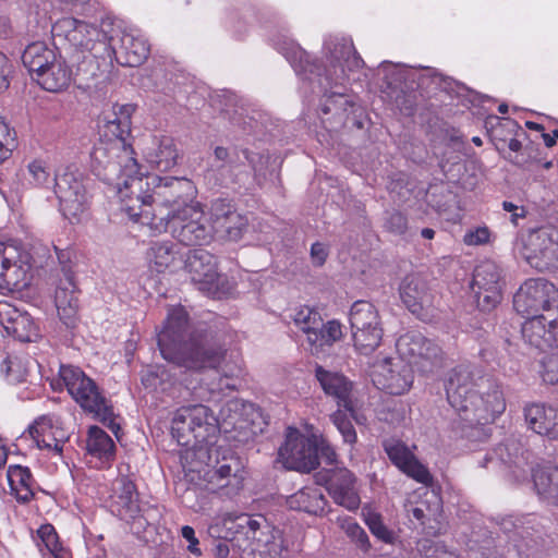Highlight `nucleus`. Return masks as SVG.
<instances>
[{
  "label": "nucleus",
  "mask_w": 558,
  "mask_h": 558,
  "mask_svg": "<svg viewBox=\"0 0 558 558\" xmlns=\"http://www.w3.org/2000/svg\"><path fill=\"white\" fill-rule=\"evenodd\" d=\"M183 469L189 482L201 489L229 499L242 492L247 475L242 460L233 454L223 457L216 468L197 461L187 465L183 463Z\"/></svg>",
  "instance_id": "0eeeda50"
},
{
  "label": "nucleus",
  "mask_w": 558,
  "mask_h": 558,
  "mask_svg": "<svg viewBox=\"0 0 558 558\" xmlns=\"http://www.w3.org/2000/svg\"><path fill=\"white\" fill-rule=\"evenodd\" d=\"M498 450L502 462L513 469L512 472L517 478L525 477L529 472H533L531 461L533 454L521 441L508 439Z\"/></svg>",
  "instance_id": "f704fd0d"
},
{
  "label": "nucleus",
  "mask_w": 558,
  "mask_h": 558,
  "mask_svg": "<svg viewBox=\"0 0 558 558\" xmlns=\"http://www.w3.org/2000/svg\"><path fill=\"white\" fill-rule=\"evenodd\" d=\"M523 414L531 430L550 440H558V408L533 402L524 407Z\"/></svg>",
  "instance_id": "cd10ccee"
},
{
  "label": "nucleus",
  "mask_w": 558,
  "mask_h": 558,
  "mask_svg": "<svg viewBox=\"0 0 558 558\" xmlns=\"http://www.w3.org/2000/svg\"><path fill=\"white\" fill-rule=\"evenodd\" d=\"M72 76L73 71L65 63V60L57 56L54 61L49 63L34 78L44 89L57 93L69 86Z\"/></svg>",
  "instance_id": "c9c22d12"
},
{
  "label": "nucleus",
  "mask_w": 558,
  "mask_h": 558,
  "mask_svg": "<svg viewBox=\"0 0 558 558\" xmlns=\"http://www.w3.org/2000/svg\"><path fill=\"white\" fill-rule=\"evenodd\" d=\"M54 193L59 199L60 210L71 222L81 221L88 211L89 197L82 175L68 168L54 179Z\"/></svg>",
  "instance_id": "ddd939ff"
},
{
  "label": "nucleus",
  "mask_w": 558,
  "mask_h": 558,
  "mask_svg": "<svg viewBox=\"0 0 558 558\" xmlns=\"http://www.w3.org/2000/svg\"><path fill=\"white\" fill-rule=\"evenodd\" d=\"M330 418L339 433L342 435L344 442L349 445L356 442V432L345 412L338 410L331 414Z\"/></svg>",
  "instance_id": "8fccbe9b"
},
{
  "label": "nucleus",
  "mask_w": 558,
  "mask_h": 558,
  "mask_svg": "<svg viewBox=\"0 0 558 558\" xmlns=\"http://www.w3.org/2000/svg\"><path fill=\"white\" fill-rule=\"evenodd\" d=\"M56 57V51L49 48L46 43L35 41L24 49L22 61L28 71L36 76L49 63L53 62Z\"/></svg>",
  "instance_id": "a19ab883"
},
{
  "label": "nucleus",
  "mask_w": 558,
  "mask_h": 558,
  "mask_svg": "<svg viewBox=\"0 0 558 558\" xmlns=\"http://www.w3.org/2000/svg\"><path fill=\"white\" fill-rule=\"evenodd\" d=\"M148 258L151 269L158 274L166 272L174 263L172 242H155L149 248Z\"/></svg>",
  "instance_id": "c03bdc74"
},
{
  "label": "nucleus",
  "mask_w": 558,
  "mask_h": 558,
  "mask_svg": "<svg viewBox=\"0 0 558 558\" xmlns=\"http://www.w3.org/2000/svg\"><path fill=\"white\" fill-rule=\"evenodd\" d=\"M399 290L402 302L413 314H417L425 306L432 304L427 283L421 275H408L402 280Z\"/></svg>",
  "instance_id": "2f4dec72"
},
{
  "label": "nucleus",
  "mask_w": 558,
  "mask_h": 558,
  "mask_svg": "<svg viewBox=\"0 0 558 558\" xmlns=\"http://www.w3.org/2000/svg\"><path fill=\"white\" fill-rule=\"evenodd\" d=\"M181 534L183 539H185L187 543L186 549L194 556L199 557L202 555V549L199 547V542L195 535L194 529L192 526L185 525L181 529Z\"/></svg>",
  "instance_id": "052dcab7"
},
{
  "label": "nucleus",
  "mask_w": 558,
  "mask_h": 558,
  "mask_svg": "<svg viewBox=\"0 0 558 558\" xmlns=\"http://www.w3.org/2000/svg\"><path fill=\"white\" fill-rule=\"evenodd\" d=\"M489 240V230L486 227H481L475 230L469 231L464 235V243L468 245H480L487 243Z\"/></svg>",
  "instance_id": "680f3d73"
},
{
  "label": "nucleus",
  "mask_w": 558,
  "mask_h": 558,
  "mask_svg": "<svg viewBox=\"0 0 558 558\" xmlns=\"http://www.w3.org/2000/svg\"><path fill=\"white\" fill-rule=\"evenodd\" d=\"M510 544L521 558H537L546 544L543 525L535 517L527 515L520 531L510 537Z\"/></svg>",
  "instance_id": "393cba45"
},
{
  "label": "nucleus",
  "mask_w": 558,
  "mask_h": 558,
  "mask_svg": "<svg viewBox=\"0 0 558 558\" xmlns=\"http://www.w3.org/2000/svg\"><path fill=\"white\" fill-rule=\"evenodd\" d=\"M471 288L475 294L477 306L482 311H492L502 299V283L499 267L492 260L476 266Z\"/></svg>",
  "instance_id": "f3484780"
},
{
  "label": "nucleus",
  "mask_w": 558,
  "mask_h": 558,
  "mask_svg": "<svg viewBox=\"0 0 558 558\" xmlns=\"http://www.w3.org/2000/svg\"><path fill=\"white\" fill-rule=\"evenodd\" d=\"M317 482L324 484L333 501L350 511L361 504L355 475L344 466H337L317 474Z\"/></svg>",
  "instance_id": "a211bd4d"
},
{
  "label": "nucleus",
  "mask_w": 558,
  "mask_h": 558,
  "mask_svg": "<svg viewBox=\"0 0 558 558\" xmlns=\"http://www.w3.org/2000/svg\"><path fill=\"white\" fill-rule=\"evenodd\" d=\"M368 526L372 533L378 538L390 542L392 538L391 532L383 524V522L378 518L371 519L368 521Z\"/></svg>",
  "instance_id": "0e129e2a"
},
{
  "label": "nucleus",
  "mask_w": 558,
  "mask_h": 558,
  "mask_svg": "<svg viewBox=\"0 0 558 558\" xmlns=\"http://www.w3.org/2000/svg\"><path fill=\"white\" fill-rule=\"evenodd\" d=\"M154 192L144 194L145 187L150 182L141 177L138 191L121 190L120 206L129 218L143 226H148L153 235H159L168 231L170 222L174 219V193L171 189L173 178L151 177Z\"/></svg>",
  "instance_id": "7ed1b4c3"
},
{
  "label": "nucleus",
  "mask_w": 558,
  "mask_h": 558,
  "mask_svg": "<svg viewBox=\"0 0 558 558\" xmlns=\"http://www.w3.org/2000/svg\"><path fill=\"white\" fill-rule=\"evenodd\" d=\"M558 291L553 283L543 279H529L513 296V307L522 317L541 315L542 311H549L557 299Z\"/></svg>",
  "instance_id": "2eb2a0df"
},
{
  "label": "nucleus",
  "mask_w": 558,
  "mask_h": 558,
  "mask_svg": "<svg viewBox=\"0 0 558 558\" xmlns=\"http://www.w3.org/2000/svg\"><path fill=\"white\" fill-rule=\"evenodd\" d=\"M279 458L287 469L308 473L319 464L315 452L314 437H306L289 428L284 444L279 448Z\"/></svg>",
  "instance_id": "dca6fc26"
},
{
  "label": "nucleus",
  "mask_w": 558,
  "mask_h": 558,
  "mask_svg": "<svg viewBox=\"0 0 558 558\" xmlns=\"http://www.w3.org/2000/svg\"><path fill=\"white\" fill-rule=\"evenodd\" d=\"M9 136V126L0 117V162L8 159L11 155V149L7 147L3 140Z\"/></svg>",
  "instance_id": "338daca9"
},
{
  "label": "nucleus",
  "mask_w": 558,
  "mask_h": 558,
  "mask_svg": "<svg viewBox=\"0 0 558 558\" xmlns=\"http://www.w3.org/2000/svg\"><path fill=\"white\" fill-rule=\"evenodd\" d=\"M290 317L306 336L307 349L312 354L324 352L326 347H331L342 338L340 323L330 320L324 324L320 314L310 306L294 308Z\"/></svg>",
  "instance_id": "9b49d317"
},
{
  "label": "nucleus",
  "mask_w": 558,
  "mask_h": 558,
  "mask_svg": "<svg viewBox=\"0 0 558 558\" xmlns=\"http://www.w3.org/2000/svg\"><path fill=\"white\" fill-rule=\"evenodd\" d=\"M223 522L231 523L233 541L243 550V558H282L287 550L283 534L270 526L262 515L227 513Z\"/></svg>",
  "instance_id": "423d86ee"
},
{
  "label": "nucleus",
  "mask_w": 558,
  "mask_h": 558,
  "mask_svg": "<svg viewBox=\"0 0 558 558\" xmlns=\"http://www.w3.org/2000/svg\"><path fill=\"white\" fill-rule=\"evenodd\" d=\"M65 279L61 280L56 290L54 302L58 315L66 326H72L75 322L78 300L76 296V287L74 282V275L70 269L64 268Z\"/></svg>",
  "instance_id": "7c9ffc66"
},
{
  "label": "nucleus",
  "mask_w": 558,
  "mask_h": 558,
  "mask_svg": "<svg viewBox=\"0 0 558 558\" xmlns=\"http://www.w3.org/2000/svg\"><path fill=\"white\" fill-rule=\"evenodd\" d=\"M526 517L522 518H515L513 515H508L505 518H501L498 522L501 531L508 535V539L510 541V537L518 531H520V524L522 521H524Z\"/></svg>",
  "instance_id": "e2e57ef3"
},
{
  "label": "nucleus",
  "mask_w": 558,
  "mask_h": 558,
  "mask_svg": "<svg viewBox=\"0 0 558 558\" xmlns=\"http://www.w3.org/2000/svg\"><path fill=\"white\" fill-rule=\"evenodd\" d=\"M347 535L355 543V545L364 553L371 548L368 535L356 522L348 520L343 524Z\"/></svg>",
  "instance_id": "3c124183"
},
{
  "label": "nucleus",
  "mask_w": 558,
  "mask_h": 558,
  "mask_svg": "<svg viewBox=\"0 0 558 558\" xmlns=\"http://www.w3.org/2000/svg\"><path fill=\"white\" fill-rule=\"evenodd\" d=\"M213 415L203 404L184 407L177 410V442L185 433H193L196 439H204L214 429Z\"/></svg>",
  "instance_id": "bb28decb"
},
{
  "label": "nucleus",
  "mask_w": 558,
  "mask_h": 558,
  "mask_svg": "<svg viewBox=\"0 0 558 558\" xmlns=\"http://www.w3.org/2000/svg\"><path fill=\"white\" fill-rule=\"evenodd\" d=\"M542 380L547 385H558V355L550 354L543 359L539 371Z\"/></svg>",
  "instance_id": "603ef678"
},
{
  "label": "nucleus",
  "mask_w": 558,
  "mask_h": 558,
  "mask_svg": "<svg viewBox=\"0 0 558 558\" xmlns=\"http://www.w3.org/2000/svg\"><path fill=\"white\" fill-rule=\"evenodd\" d=\"M518 251L531 267L539 271L557 269L558 228L543 226L530 229L521 235Z\"/></svg>",
  "instance_id": "9d476101"
},
{
  "label": "nucleus",
  "mask_w": 558,
  "mask_h": 558,
  "mask_svg": "<svg viewBox=\"0 0 558 558\" xmlns=\"http://www.w3.org/2000/svg\"><path fill=\"white\" fill-rule=\"evenodd\" d=\"M114 20L106 17L100 28L73 17L58 20L51 28L53 39L60 44L68 53V58L76 72L88 73L94 69L98 57L105 58L107 40L113 39Z\"/></svg>",
  "instance_id": "f03ea898"
},
{
  "label": "nucleus",
  "mask_w": 558,
  "mask_h": 558,
  "mask_svg": "<svg viewBox=\"0 0 558 558\" xmlns=\"http://www.w3.org/2000/svg\"><path fill=\"white\" fill-rule=\"evenodd\" d=\"M384 449L390 461L404 474L424 485L433 483V476L427 468L416 459L405 444L388 439L384 441Z\"/></svg>",
  "instance_id": "5701e85b"
},
{
  "label": "nucleus",
  "mask_w": 558,
  "mask_h": 558,
  "mask_svg": "<svg viewBox=\"0 0 558 558\" xmlns=\"http://www.w3.org/2000/svg\"><path fill=\"white\" fill-rule=\"evenodd\" d=\"M23 271L20 266L16 264L15 257L10 262L7 267L2 270L0 276V284H5L7 287H19L22 281Z\"/></svg>",
  "instance_id": "6e6d98bb"
},
{
  "label": "nucleus",
  "mask_w": 558,
  "mask_h": 558,
  "mask_svg": "<svg viewBox=\"0 0 558 558\" xmlns=\"http://www.w3.org/2000/svg\"><path fill=\"white\" fill-rule=\"evenodd\" d=\"M33 361L24 354H9L0 364V373L9 384L27 381Z\"/></svg>",
  "instance_id": "79ce46f5"
},
{
  "label": "nucleus",
  "mask_w": 558,
  "mask_h": 558,
  "mask_svg": "<svg viewBox=\"0 0 558 558\" xmlns=\"http://www.w3.org/2000/svg\"><path fill=\"white\" fill-rule=\"evenodd\" d=\"M109 507L112 513L122 520L135 519L140 512L138 493L134 482L126 475H120L111 484Z\"/></svg>",
  "instance_id": "b1692460"
},
{
  "label": "nucleus",
  "mask_w": 558,
  "mask_h": 558,
  "mask_svg": "<svg viewBox=\"0 0 558 558\" xmlns=\"http://www.w3.org/2000/svg\"><path fill=\"white\" fill-rule=\"evenodd\" d=\"M177 192H180V194L177 195V198L181 199L182 207L190 204H198L197 202H194L197 190L191 180L177 178ZM177 205H179V199H177Z\"/></svg>",
  "instance_id": "864d4df0"
},
{
  "label": "nucleus",
  "mask_w": 558,
  "mask_h": 558,
  "mask_svg": "<svg viewBox=\"0 0 558 558\" xmlns=\"http://www.w3.org/2000/svg\"><path fill=\"white\" fill-rule=\"evenodd\" d=\"M315 377L327 396L332 397L340 408L342 407L345 411L353 413L351 381L342 374L327 371L319 365L315 368Z\"/></svg>",
  "instance_id": "c756f323"
},
{
  "label": "nucleus",
  "mask_w": 558,
  "mask_h": 558,
  "mask_svg": "<svg viewBox=\"0 0 558 558\" xmlns=\"http://www.w3.org/2000/svg\"><path fill=\"white\" fill-rule=\"evenodd\" d=\"M385 227L389 232L401 235L408 229V220L401 213L393 211L388 216Z\"/></svg>",
  "instance_id": "bf43d9fd"
},
{
  "label": "nucleus",
  "mask_w": 558,
  "mask_h": 558,
  "mask_svg": "<svg viewBox=\"0 0 558 558\" xmlns=\"http://www.w3.org/2000/svg\"><path fill=\"white\" fill-rule=\"evenodd\" d=\"M372 376L379 389L395 396L405 393L413 384L412 367L402 360L386 357L377 362Z\"/></svg>",
  "instance_id": "aec40b11"
},
{
  "label": "nucleus",
  "mask_w": 558,
  "mask_h": 558,
  "mask_svg": "<svg viewBox=\"0 0 558 558\" xmlns=\"http://www.w3.org/2000/svg\"><path fill=\"white\" fill-rule=\"evenodd\" d=\"M446 395L461 420L473 425L493 423L506 410L501 385L469 364L452 368L447 376Z\"/></svg>",
  "instance_id": "f257e3e1"
},
{
  "label": "nucleus",
  "mask_w": 558,
  "mask_h": 558,
  "mask_svg": "<svg viewBox=\"0 0 558 558\" xmlns=\"http://www.w3.org/2000/svg\"><path fill=\"white\" fill-rule=\"evenodd\" d=\"M174 310H169L162 328L157 333L160 355L168 362L174 361Z\"/></svg>",
  "instance_id": "a18cd8bd"
},
{
  "label": "nucleus",
  "mask_w": 558,
  "mask_h": 558,
  "mask_svg": "<svg viewBox=\"0 0 558 558\" xmlns=\"http://www.w3.org/2000/svg\"><path fill=\"white\" fill-rule=\"evenodd\" d=\"M537 494L550 504L558 506V466L538 465L532 472Z\"/></svg>",
  "instance_id": "e433bc0d"
},
{
  "label": "nucleus",
  "mask_w": 558,
  "mask_h": 558,
  "mask_svg": "<svg viewBox=\"0 0 558 558\" xmlns=\"http://www.w3.org/2000/svg\"><path fill=\"white\" fill-rule=\"evenodd\" d=\"M59 375L70 396L84 411L93 413L102 422L111 421L113 411L109 401L97 384L80 367L61 365Z\"/></svg>",
  "instance_id": "1a4fd4ad"
},
{
  "label": "nucleus",
  "mask_w": 558,
  "mask_h": 558,
  "mask_svg": "<svg viewBox=\"0 0 558 558\" xmlns=\"http://www.w3.org/2000/svg\"><path fill=\"white\" fill-rule=\"evenodd\" d=\"M177 366L190 369L216 368L226 350L217 333L204 322H194L184 307L177 305Z\"/></svg>",
  "instance_id": "20e7f679"
},
{
  "label": "nucleus",
  "mask_w": 558,
  "mask_h": 558,
  "mask_svg": "<svg viewBox=\"0 0 558 558\" xmlns=\"http://www.w3.org/2000/svg\"><path fill=\"white\" fill-rule=\"evenodd\" d=\"M28 173L32 178V182L35 185H45L50 181V173L48 171L47 165L41 159H35L28 163Z\"/></svg>",
  "instance_id": "5fc2aeb1"
},
{
  "label": "nucleus",
  "mask_w": 558,
  "mask_h": 558,
  "mask_svg": "<svg viewBox=\"0 0 558 558\" xmlns=\"http://www.w3.org/2000/svg\"><path fill=\"white\" fill-rule=\"evenodd\" d=\"M314 439L317 460L319 461V457H322L327 464L337 463V453L333 447L324 438L314 437Z\"/></svg>",
  "instance_id": "13d9d810"
},
{
  "label": "nucleus",
  "mask_w": 558,
  "mask_h": 558,
  "mask_svg": "<svg viewBox=\"0 0 558 558\" xmlns=\"http://www.w3.org/2000/svg\"><path fill=\"white\" fill-rule=\"evenodd\" d=\"M525 318L526 320L522 324L521 328L524 340L541 350L554 347V337L547 329V316L535 315Z\"/></svg>",
  "instance_id": "4c0bfd02"
},
{
  "label": "nucleus",
  "mask_w": 558,
  "mask_h": 558,
  "mask_svg": "<svg viewBox=\"0 0 558 558\" xmlns=\"http://www.w3.org/2000/svg\"><path fill=\"white\" fill-rule=\"evenodd\" d=\"M327 500L317 488H302L287 499V505L292 510L304 511L311 514H322L325 511Z\"/></svg>",
  "instance_id": "58836bf2"
},
{
  "label": "nucleus",
  "mask_w": 558,
  "mask_h": 558,
  "mask_svg": "<svg viewBox=\"0 0 558 558\" xmlns=\"http://www.w3.org/2000/svg\"><path fill=\"white\" fill-rule=\"evenodd\" d=\"M307 58V54L302 49L298 48L292 56H287V59L295 68L296 72H306L307 65H303V60Z\"/></svg>",
  "instance_id": "774afa93"
},
{
  "label": "nucleus",
  "mask_w": 558,
  "mask_h": 558,
  "mask_svg": "<svg viewBox=\"0 0 558 558\" xmlns=\"http://www.w3.org/2000/svg\"><path fill=\"white\" fill-rule=\"evenodd\" d=\"M326 48L330 52V60L329 65L325 69V76L335 85L343 84L348 78V71L357 70L364 64L350 39H330L326 43Z\"/></svg>",
  "instance_id": "6ab92c4d"
},
{
  "label": "nucleus",
  "mask_w": 558,
  "mask_h": 558,
  "mask_svg": "<svg viewBox=\"0 0 558 558\" xmlns=\"http://www.w3.org/2000/svg\"><path fill=\"white\" fill-rule=\"evenodd\" d=\"M113 39L107 40L106 56L123 66H138L149 54V45L137 29H122L114 21Z\"/></svg>",
  "instance_id": "4468645a"
},
{
  "label": "nucleus",
  "mask_w": 558,
  "mask_h": 558,
  "mask_svg": "<svg viewBox=\"0 0 558 558\" xmlns=\"http://www.w3.org/2000/svg\"><path fill=\"white\" fill-rule=\"evenodd\" d=\"M429 498L426 500L428 505H425L424 501L421 502L420 506L413 507L409 510L412 515L421 522V524H425V520L436 519L441 509V499L440 497L433 490L430 493L426 492L425 496Z\"/></svg>",
  "instance_id": "09e8293b"
},
{
  "label": "nucleus",
  "mask_w": 558,
  "mask_h": 558,
  "mask_svg": "<svg viewBox=\"0 0 558 558\" xmlns=\"http://www.w3.org/2000/svg\"><path fill=\"white\" fill-rule=\"evenodd\" d=\"M328 251L325 244L316 242L311 247V259L313 265L323 266L327 259Z\"/></svg>",
  "instance_id": "69168bd1"
},
{
  "label": "nucleus",
  "mask_w": 558,
  "mask_h": 558,
  "mask_svg": "<svg viewBox=\"0 0 558 558\" xmlns=\"http://www.w3.org/2000/svg\"><path fill=\"white\" fill-rule=\"evenodd\" d=\"M90 162L95 174L114 186L117 196L121 190L141 189L140 166L130 144L124 141L99 143L90 151Z\"/></svg>",
  "instance_id": "39448f33"
},
{
  "label": "nucleus",
  "mask_w": 558,
  "mask_h": 558,
  "mask_svg": "<svg viewBox=\"0 0 558 558\" xmlns=\"http://www.w3.org/2000/svg\"><path fill=\"white\" fill-rule=\"evenodd\" d=\"M397 350L401 356L409 359L410 363L425 374L436 373L446 364L442 348L436 341L416 331L401 336L397 341Z\"/></svg>",
  "instance_id": "f8f14e48"
},
{
  "label": "nucleus",
  "mask_w": 558,
  "mask_h": 558,
  "mask_svg": "<svg viewBox=\"0 0 558 558\" xmlns=\"http://www.w3.org/2000/svg\"><path fill=\"white\" fill-rule=\"evenodd\" d=\"M384 330L379 329H352L354 348L361 353L368 355L381 343Z\"/></svg>",
  "instance_id": "49530a36"
},
{
  "label": "nucleus",
  "mask_w": 558,
  "mask_h": 558,
  "mask_svg": "<svg viewBox=\"0 0 558 558\" xmlns=\"http://www.w3.org/2000/svg\"><path fill=\"white\" fill-rule=\"evenodd\" d=\"M135 106L132 104L112 106L111 110L104 116V129L107 136H112V141H124L131 134L132 116Z\"/></svg>",
  "instance_id": "473e14b6"
},
{
  "label": "nucleus",
  "mask_w": 558,
  "mask_h": 558,
  "mask_svg": "<svg viewBox=\"0 0 558 558\" xmlns=\"http://www.w3.org/2000/svg\"><path fill=\"white\" fill-rule=\"evenodd\" d=\"M181 270L208 296L221 299L233 289L228 278L217 271V258L205 248L189 250L183 257Z\"/></svg>",
  "instance_id": "6e6552de"
},
{
  "label": "nucleus",
  "mask_w": 558,
  "mask_h": 558,
  "mask_svg": "<svg viewBox=\"0 0 558 558\" xmlns=\"http://www.w3.org/2000/svg\"><path fill=\"white\" fill-rule=\"evenodd\" d=\"M210 221L213 233L216 232L222 239L238 242L248 228V219L239 213L235 206L227 199H216L210 206Z\"/></svg>",
  "instance_id": "412c9836"
},
{
  "label": "nucleus",
  "mask_w": 558,
  "mask_h": 558,
  "mask_svg": "<svg viewBox=\"0 0 558 558\" xmlns=\"http://www.w3.org/2000/svg\"><path fill=\"white\" fill-rule=\"evenodd\" d=\"M350 325L351 329L383 328L377 308L374 304L364 300H359L351 306Z\"/></svg>",
  "instance_id": "37998d69"
},
{
  "label": "nucleus",
  "mask_w": 558,
  "mask_h": 558,
  "mask_svg": "<svg viewBox=\"0 0 558 558\" xmlns=\"http://www.w3.org/2000/svg\"><path fill=\"white\" fill-rule=\"evenodd\" d=\"M10 495L22 505L31 502L37 487L31 470L19 464L10 465L7 471Z\"/></svg>",
  "instance_id": "72a5a7b5"
},
{
  "label": "nucleus",
  "mask_w": 558,
  "mask_h": 558,
  "mask_svg": "<svg viewBox=\"0 0 558 558\" xmlns=\"http://www.w3.org/2000/svg\"><path fill=\"white\" fill-rule=\"evenodd\" d=\"M37 534L39 538L38 547L40 550L45 547L47 553L52 555L54 558H66L68 553L59 543L58 535L52 525L45 524L40 526Z\"/></svg>",
  "instance_id": "de8ad7c7"
},
{
  "label": "nucleus",
  "mask_w": 558,
  "mask_h": 558,
  "mask_svg": "<svg viewBox=\"0 0 558 558\" xmlns=\"http://www.w3.org/2000/svg\"><path fill=\"white\" fill-rule=\"evenodd\" d=\"M349 104V99L341 93H333L327 96L324 104L322 105L323 113L327 114L335 112L336 114L342 116L340 111H345V106Z\"/></svg>",
  "instance_id": "4d7b16f0"
},
{
  "label": "nucleus",
  "mask_w": 558,
  "mask_h": 558,
  "mask_svg": "<svg viewBox=\"0 0 558 558\" xmlns=\"http://www.w3.org/2000/svg\"><path fill=\"white\" fill-rule=\"evenodd\" d=\"M0 324L8 335L22 342H32L39 337V329L33 317L5 301L0 302Z\"/></svg>",
  "instance_id": "a878e982"
},
{
  "label": "nucleus",
  "mask_w": 558,
  "mask_h": 558,
  "mask_svg": "<svg viewBox=\"0 0 558 558\" xmlns=\"http://www.w3.org/2000/svg\"><path fill=\"white\" fill-rule=\"evenodd\" d=\"M179 241L185 245L208 242L213 236V222L208 223L201 204H190L177 209Z\"/></svg>",
  "instance_id": "4be33fe9"
},
{
  "label": "nucleus",
  "mask_w": 558,
  "mask_h": 558,
  "mask_svg": "<svg viewBox=\"0 0 558 558\" xmlns=\"http://www.w3.org/2000/svg\"><path fill=\"white\" fill-rule=\"evenodd\" d=\"M86 448L90 456L99 459L102 463H109L116 454V446L112 438L98 426L89 427Z\"/></svg>",
  "instance_id": "ea45409f"
},
{
  "label": "nucleus",
  "mask_w": 558,
  "mask_h": 558,
  "mask_svg": "<svg viewBox=\"0 0 558 558\" xmlns=\"http://www.w3.org/2000/svg\"><path fill=\"white\" fill-rule=\"evenodd\" d=\"M29 434L37 447L61 453L68 440V433L60 426L59 418L44 415L29 427Z\"/></svg>",
  "instance_id": "c85d7f7f"
}]
</instances>
